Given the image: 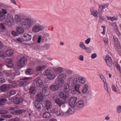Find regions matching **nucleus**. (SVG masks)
Returning <instances> with one entry per match:
<instances>
[{
	"instance_id": "1",
	"label": "nucleus",
	"mask_w": 121,
	"mask_h": 121,
	"mask_svg": "<svg viewBox=\"0 0 121 121\" xmlns=\"http://www.w3.org/2000/svg\"><path fill=\"white\" fill-rule=\"evenodd\" d=\"M37 21L33 18H22L20 20L21 26L26 29H29L33 26L32 31L35 33L38 32L43 30L45 28L43 25L39 24H36Z\"/></svg>"
},
{
	"instance_id": "2",
	"label": "nucleus",
	"mask_w": 121,
	"mask_h": 121,
	"mask_svg": "<svg viewBox=\"0 0 121 121\" xmlns=\"http://www.w3.org/2000/svg\"><path fill=\"white\" fill-rule=\"evenodd\" d=\"M45 75L47 78L49 80L53 79L55 78L56 75L52 70L49 69H47L45 71Z\"/></svg>"
},
{
	"instance_id": "3",
	"label": "nucleus",
	"mask_w": 121,
	"mask_h": 121,
	"mask_svg": "<svg viewBox=\"0 0 121 121\" xmlns=\"http://www.w3.org/2000/svg\"><path fill=\"white\" fill-rule=\"evenodd\" d=\"M31 79V78L30 77H23L22 79L23 81L19 82L18 84V85L19 86H24L28 85Z\"/></svg>"
},
{
	"instance_id": "4",
	"label": "nucleus",
	"mask_w": 121,
	"mask_h": 121,
	"mask_svg": "<svg viewBox=\"0 0 121 121\" xmlns=\"http://www.w3.org/2000/svg\"><path fill=\"white\" fill-rule=\"evenodd\" d=\"M27 63V59L25 57H21L17 63L18 67L20 68L25 66Z\"/></svg>"
},
{
	"instance_id": "5",
	"label": "nucleus",
	"mask_w": 121,
	"mask_h": 121,
	"mask_svg": "<svg viewBox=\"0 0 121 121\" xmlns=\"http://www.w3.org/2000/svg\"><path fill=\"white\" fill-rule=\"evenodd\" d=\"M69 96L68 93L64 91L60 92L59 94L60 97L63 99L65 100L69 97Z\"/></svg>"
},
{
	"instance_id": "6",
	"label": "nucleus",
	"mask_w": 121,
	"mask_h": 121,
	"mask_svg": "<svg viewBox=\"0 0 121 121\" xmlns=\"http://www.w3.org/2000/svg\"><path fill=\"white\" fill-rule=\"evenodd\" d=\"M7 101V100L5 98L0 99V106L2 105V103H5ZM8 112L7 110H0V114H5L7 113Z\"/></svg>"
},
{
	"instance_id": "7",
	"label": "nucleus",
	"mask_w": 121,
	"mask_h": 121,
	"mask_svg": "<svg viewBox=\"0 0 121 121\" xmlns=\"http://www.w3.org/2000/svg\"><path fill=\"white\" fill-rule=\"evenodd\" d=\"M55 103L59 107H60L61 106L64 107L65 106V102L60 98H57L55 100Z\"/></svg>"
},
{
	"instance_id": "8",
	"label": "nucleus",
	"mask_w": 121,
	"mask_h": 121,
	"mask_svg": "<svg viewBox=\"0 0 121 121\" xmlns=\"http://www.w3.org/2000/svg\"><path fill=\"white\" fill-rule=\"evenodd\" d=\"M20 68L18 69L17 67H15L13 69V75L11 76V78L12 79H14L16 76L20 75V72L19 69Z\"/></svg>"
},
{
	"instance_id": "9",
	"label": "nucleus",
	"mask_w": 121,
	"mask_h": 121,
	"mask_svg": "<svg viewBox=\"0 0 121 121\" xmlns=\"http://www.w3.org/2000/svg\"><path fill=\"white\" fill-rule=\"evenodd\" d=\"M77 98L76 97H71L69 100V105L72 108H74L75 107V104L76 102Z\"/></svg>"
},
{
	"instance_id": "10",
	"label": "nucleus",
	"mask_w": 121,
	"mask_h": 121,
	"mask_svg": "<svg viewBox=\"0 0 121 121\" xmlns=\"http://www.w3.org/2000/svg\"><path fill=\"white\" fill-rule=\"evenodd\" d=\"M84 101L82 100H80L78 101L76 103L75 107L78 109H79L83 107L84 105Z\"/></svg>"
},
{
	"instance_id": "11",
	"label": "nucleus",
	"mask_w": 121,
	"mask_h": 121,
	"mask_svg": "<svg viewBox=\"0 0 121 121\" xmlns=\"http://www.w3.org/2000/svg\"><path fill=\"white\" fill-rule=\"evenodd\" d=\"M6 65L7 67L11 68L13 65V64L12 59L10 58H7L5 60Z\"/></svg>"
},
{
	"instance_id": "12",
	"label": "nucleus",
	"mask_w": 121,
	"mask_h": 121,
	"mask_svg": "<svg viewBox=\"0 0 121 121\" xmlns=\"http://www.w3.org/2000/svg\"><path fill=\"white\" fill-rule=\"evenodd\" d=\"M56 85L59 86H61L63 85L65 82L64 80H62L57 78L55 81Z\"/></svg>"
},
{
	"instance_id": "13",
	"label": "nucleus",
	"mask_w": 121,
	"mask_h": 121,
	"mask_svg": "<svg viewBox=\"0 0 121 121\" xmlns=\"http://www.w3.org/2000/svg\"><path fill=\"white\" fill-rule=\"evenodd\" d=\"M52 108V103L49 100L46 101L45 102V109L48 110L51 109Z\"/></svg>"
},
{
	"instance_id": "14",
	"label": "nucleus",
	"mask_w": 121,
	"mask_h": 121,
	"mask_svg": "<svg viewBox=\"0 0 121 121\" xmlns=\"http://www.w3.org/2000/svg\"><path fill=\"white\" fill-rule=\"evenodd\" d=\"M16 93V91L13 90H10L7 93L4 95L6 98H8L11 96L15 94Z\"/></svg>"
},
{
	"instance_id": "15",
	"label": "nucleus",
	"mask_w": 121,
	"mask_h": 121,
	"mask_svg": "<svg viewBox=\"0 0 121 121\" xmlns=\"http://www.w3.org/2000/svg\"><path fill=\"white\" fill-rule=\"evenodd\" d=\"M22 37L24 40L26 41H29L32 38L31 35L27 33L24 34L22 36Z\"/></svg>"
},
{
	"instance_id": "16",
	"label": "nucleus",
	"mask_w": 121,
	"mask_h": 121,
	"mask_svg": "<svg viewBox=\"0 0 121 121\" xmlns=\"http://www.w3.org/2000/svg\"><path fill=\"white\" fill-rule=\"evenodd\" d=\"M9 84H4L1 86L0 87L1 90L3 92H5L10 88Z\"/></svg>"
},
{
	"instance_id": "17",
	"label": "nucleus",
	"mask_w": 121,
	"mask_h": 121,
	"mask_svg": "<svg viewBox=\"0 0 121 121\" xmlns=\"http://www.w3.org/2000/svg\"><path fill=\"white\" fill-rule=\"evenodd\" d=\"M34 83L36 84L37 86L39 87L43 84L42 81L39 78H37L34 81Z\"/></svg>"
},
{
	"instance_id": "18",
	"label": "nucleus",
	"mask_w": 121,
	"mask_h": 121,
	"mask_svg": "<svg viewBox=\"0 0 121 121\" xmlns=\"http://www.w3.org/2000/svg\"><path fill=\"white\" fill-rule=\"evenodd\" d=\"M105 61L108 65L109 66L112 65V60L111 57L109 56H107L105 58Z\"/></svg>"
},
{
	"instance_id": "19",
	"label": "nucleus",
	"mask_w": 121,
	"mask_h": 121,
	"mask_svg": "<svg viewBox=\"0 0 121 121\" xmlns=\"http://www.w3.org/2000/svg\"><path fill=\"white\" fill-rule=\"evenodd\" d=\"M8 82L10 84H9L10 88H14L17 85V82L15 81H13L11 80H9Z\"/></svg>"
},
{
	"instance_id": "20",
	"label": "nucleus",
	"mask_w": 121,
	"mask_h": 121,
	"mask_svg": "<svg viewBox=\"0 0 121 121\" xmlns=\"http://www.w3.org/2000/svg\"><path fill=\"white\" fill-rule=\"evenodd\" d=\"M52 110L56 115L58 116H62L64 114V113L61 110H55L54 108Z\"/></svg>"
},
{
	"instance_id": "21",
	"label": "nucleus",
	"mask_w": 121,
	"mask_h": 121,
	"mask_svg": "<svg viewBox=\"0 0 121 121\" xmlns=\"http://www.w3.org/2000/svg\"><path fill=\"white\" fill-rule=\"evenodd\" d=\"M25 110L24 109H20L15 110L13 112H11L12 114L13 115H17L21 114L23 112H25Z\"/></svg>"
},
{
	"instance_id": "22",
	"label": "nucleus",
	"mask_w": 121,
	"mask_h": 121,
	"mask_svg": "<svg viewBox=\"0 0 121 121\" xmlns=\"http://www.w3.org/2000/svg\"><path fill=\"white\" fill-rule=\"evenodd\" d=\"M12 101L16 104H18L21 103V99L19 98L14 97L12 99Z\"/></svg>"
},
{
	"instance_id": "23",
	"label": "nucleus",
	"mask_w": 121,
	"mask_h": 121,
	"mask_svg": "<svg viewBox=\"0 0 121 121\" xmlns=\"http://www.w3.org/2000/svg\"><path fill=\"white\" fill-rule=\"evenodd\" d=\"M35 106L39 112H40L42 110L43 107L42 104L40 102L36 103L35 104Z\"/></svg>"
},
{
	"instance_id": "24",
	"label": "nucleus",
	"mask_w": 121,
	"mask_h": 121,
	"mask_svg": "<svg viewBox=\"0 0 121 121\" xmlns=\"http://www.w3.org/2000/svg\"><path fill=\"white\" fill-rule=\"evenodd\" d=\"M6 55L8 56H10L13 55V51L11 49H9L6 51Z\"/></svg>"
},
{
	"instance_id": "25",
	"label": "nucleus",
	"mask_w": 121,
	"mask_h": 121,
	"mask_svg": "<svg viewBox=\"0 0 121 121\" xmlns=\"http://www.w3.org/2000/svg\"><path fill=\"white\" fill-rule=\"evenodd\" d=\"M57 77L59 79L64 81L66 78V76L65 74L62 73L58 75Z\"/></svg>"
},
{
	"instance_id": "26",
	"label": "nucleus",
	"mask_w": 121,
	"mask_h": 121,
	"mask_svg": "<svg viewBox=\"0 0 121 121\" xmlns=\"http://www.w3.org/2000/svg\"><path fill=\"white\" fill-rule=\"evenodd\" d=\"M63 70V69L61 67H59L57 68H55L54 69L55 73L56 74H59L61 73Z\"/></svg>"
},
{
	"instance_id": "27",
	"label": "nucleus",
	"mask_w": 121,
	"mask_h": 121,
	"mask_svg": "<svg viewBox=\"0 0 121 121\" xmlns=\"http://www.w3.org/2000/svg\"><path fill=\"white\" fill-rule=\"evenodd\" d=\"M69 90L70 88L69 84L67 83L65 84L64 86V91L68 93Z\"/></svg>"
},
{
	"instance_id": "28",
	"label": "nucleus",
	"mask_w": 121,
	"mask_h": 121,
	"mask_svg": "<svg viewBox=\"0 0 121 121\" xmlns=\"http://www.w3.org/2000/svg\"><path fill=\"white\" fill-rule=\"evenodd\" d=\"M43 98V97L41 93L38 94L37 95V99L39 102L42 101Z\"/></svg>"
},
{
	"instance_id": "29",
	"label": "nucleus",
	"mask_w": 121,
	"mask_h": 121,
	"mask_svg": "<svg viewBox=\"0 0 121 121\" xmlns=\"http://www.w3.org/2000/svg\"><path fill=\"white\" fill-rule=\"evenodd\" d=\"M51 117V114L48 112H45L43 113V117L44 118H48Z\"/></svg>"
},
{
	"instance_id": "30",
	"label": "nucleus",
	"mask_w": 121,
	"mask_h": 121,
	"mask_svg": "<svg viewBox=\"0 0 121 121\" xmlns=\"http://www.w3.org/2000/svg\"><path fill=\"white\" fill-rule=\"evenodd\" d=\"M50 88L52 91H55L58 90L59 87L56 85H53L50 87Z\"/></svg>"
},
{
	"instance_id": "31",
	"label": "nucleus",
	"mask_w": 121,
	"mask_h": 121,
	"mask_svg": "<svg viewBox=\"0 0 121 121\" xmlns=\"http://www.w3.org/2000/svg\"><path fill=\"white\" fill-rule=\"evenodd\" d=\"M33 72V70L32 69H28L26 70L25 72V73L26 74L30 75L32 74Z\"/></svg>"
},
{
	"instance_id": "32",
	"label": "nucleus",
	"mask_w": 121,
	"mask_h": 121,
	"mask_svg": "<svg viewBox=\"0 0 121 121\" xmlns=\"http://www.w3.org/2000/svg\"><path fill=\"white\" fill-rule=\"evenodd\" d=\"M46 68V66L45 65L38 66L37 67L36 69L38 71H40L44 70Z\"/></svg>"
},
{
	"instance_id": "33",
	"label": "nucleus",
	"mask_w": 121,
	"mask_h": 121,
	"mask_svg": "<svg viewBox=\"0 0 121 121\" xmlns=\"http://www.w3.org/2000/svg\"><path fill=\"white\" fill-rule=\"evenodd\" d=\"M6 52L3 50H1L0 51V57L2 58H4L6 56Z\"/></svg>"
},
{
	"instance_id": "34",
	"label": "nucleus",
	"mask_w": 121,
	"mask_h": 121,
	"mask_svg": "<svg viewBox=\"0 0 121 121\" xmlns=\"http://www.w3.org/2000/svg\"><path fill=\"white\" fill-rule=\"evenodd\" d=\"M17 32L19 34L23 33L24 32L23 29L20 27H19L17 29Z\"/></svg>"
},
{
	"instance_id": "35",
	"label": "nucleus",
	"mask_w": 121,
	"mask_h": 121,
	"mask_svg": "<svg viewBox=\"0 0 121 121\" xmlns=\"http://www.w3.org/2000/svg\"><path fill=\"white\" fill-rule=\"evenodd\" d=\"M79 46L82 49L84 50H87L86 47L85 46L84 43L82 42H81L79 43Z\"/></svg>"
},
{
	"instance_id": "36",
	"label": "nucleus",
	"mask_w": 121,
	"mask_h": 121,
	"mask_svg": "<svg viewBox=\"0 0 121 121\" xmlns=\"http://www.w3.org/2000/svg\"><path fill=\"white\" fill-rule=\"evenodd\" d=\"M79 82L82 83H84L86 81V79L82 77H80L78 78Z\"/></svg>"
},
{
	"instance_id": "37",
	"label": "nucleus",
	"mask_w": 121,
	"mask_h": 121,
	"mask_svg": "<svg viewBox=\"0 0 121 121\" xmlns=\"http://www.w3.org/2000/svg\"><path fill=\"white\" fill-rule=\"evenodd\" d=\"M88 86L87 84L85 85L82 90V92L83 93H86L87 91Z\"/></svg>"
},
{
	"instance_id": "38",
	"label": "nucleus",
	"mask_w": 121,
	"mask_h": 121,
	"mask_svg": "<svg viewBox=\"0 0 121 121\" xmlns=\"http://www.w3.org/2000/svg\"><path fill=\"white\" fill-rule=\"evenodd\" d=\"M4 74L7 77H9L12 74V70H11L5 71L4 72Z\"/></svg>"
},
{
	"instance_id": "39",
	"label": "nucleus",
	"mask_w": 121,
	"mask_h": 121,
	"mask_svg": "<svg viewBox=\"0 0 121 121\" xmlns=\"http://www.w3.org/2000/svg\"><path fill=\"white\" fill-rule=\"evenodd\" d=\"M74 112V109L73 108L72 109L69 108L67 111L65 113L68 114H73Z\"/></svg>"
},
{
	"instance_id": "40",
	"label": "nucleus",
	"mask_w": 121,
	"mask_h": 121,
	"mask_svg": "<svg viewBox=\"0 0 121 121\" xmlns=\"http://www.w3.org/2000/svg\"><path fill=\"white\" fill-rule=\"evenodd\" d=\"M74 89L77 91V92L79 94H80L81 92L79 91L80 85L79 84H78L74 86Z\"/></svg>"
},
{
	"instance_id": "41",
	"label": "nucleus",
	"mask_w": 121,
	"mask_h": 121,
	"mask_svg": "<svg viewBox=\"0 0 121 121\" xmlns=\"http://www.w3.org/2000/svg\"><path fill=\"white\" fill-rule=\"evenodd\" d=\"M104 87L105 89L108 92V93L110 94V88L108 87L107 85V83L106 82L104 83Z\"/></svg>"
},
{
	"instance_id": "42",
	"label": "nucleus",
	"mask_w": 121,
	"mask_h": 121,
	"mask_svg": "<svg viewBox=\"0 0 121 121\" xmlns=\"http://www.w3.org/2000/svg\"><path fill=\"white\" fill-rule=\"evenodd\" d=\"M91 14L95 17H98V13L97 11L94 12L93 11V10H91Z\"/></svg>"
},
{
	"instance_id": "43",
	"label": "nucleus",
	"mask_w": 121,
	"mask_h": 121,
	"mask_svg": "<svg viewBox=\"0 0 121 121\" xmlns=\"http://www.w3.org/2000/svg\"><path fill=\"white\" fill-rule=\"evenodd\" d=\"M78 78H75L74 79L73 83H72V85H78Z\"/></svg>"
},
{
	"instance_id": "44",
	"label": "nucleus",
	"mask_w": 121,
	"mask_h": 121,
	"mask_svg": "<svg viewBox=\"0 0 121 121\" xmlns=\"http://www.w3.org/2000/svg\"><path fill=\"white\" fill-rule=\"evenodd\" d=\"M116 68L117 69V70L119 71L120 73H121V68L119 65L117 63L116 64L115 66Z\"/></svg>"
},
{
	"instance_id": "45",
	"label": "nucleus",
	"mask_w": 121,
	"mask_h": 121,
	"mask_svg": "<svg viewBox=\"0 0 121 121\" xmlns=\"http://www.w3.org/2000/svg\"><path fill=\"white\" fill-rule=\"evenodd\" d=\"M6 28L4 26L3 24H0V29L2 31H3V30L5 29Z\"/></svg>"
},
{
	"instance_id": "46",
	"label": "nucleus",
	"mask_w": 121,
	"mask_h": 121,
	"mask_svg": "<svg viewBox=\"0 0 121 121\" xmlns=\"http://www.w3.org/2000/svg\"><path fill=\"white\" fill-rule=\"evenodd\" d=\"M116 47L119 49L121 48L120 44V43L118 42H117L115 43H114Z\"/></svg>"
},
{
	"instance_id": "47",
	"label": "nucleus",
	"mask_w": 121,
	"mask_h": 121,
	"mask_svg": "<svg viewBox=\"0 0 121 121\" xmlns=\"http://www.w3.org/2000/svg\"><path fill=\"white\" fill-rule=\"evenodd\" d=\"M99 76L100 78L101 79V80L104 83L106 82L105 78L101 74H99Z\"/></svg>"
},
{
	"instance_id": "48",
	"label": "nucleus",
	"mask_w": 121,
	"mask_h": 121,
	"mask_svg": "<svg viewBox=\"0 0 121 121\" xmlns=\"http://www.w3.org/2000/svg\"><path fill=\"white\" fill-rule=\"evenodd\" d=\"M35 88L33 87H31L30 89V93L31 94H32L35 93Z\"/></svg>"
},
{
	"instance_id": "49",
	"label": "nucleus",
	"mask_w": 121,
	"mask_h": 121,
	"mask_svg": "<svg viewBox=\"0 0 121 121\" xmlns=\"http://www.w3.org/2000/svg\"><path fill=\"white\" fill-rule=\"evenodd\" d=\"M48 92L47 90H43L42 91V95L44 96H47L48 94H48L47 93Z\"/></svg>"
},
{
	"instance_id": "50",
	"label": "nucleus",
	"mask_w": 121,
	"mask_h": 121,
	"mask_svg": "<svg viewBox=\"0 0 121 121\" xmlns=\"http://www.w3.org/2000/svg\"><path fill=\"white\" fill-rule=\"evenodd\" d=\"M9 23H10L11 24H10L11 26V25L13 24H14V20L12 18H10L9 19V21L8 22Z\"/></svg>"
},
{
	"instance_id": "51",
	"label": "nucleus",
	"mask_w": 121,
	"mask_h": 121,
	"mask_svg": "<svg viewBox=\"0 0 121 121\" xmlns=\"http://www.w3.org/2000/svg\"><path fill=\"white\" fill-rule=\"evenodd\" d=\"M42 64L46 66H48L49 65V63L46 61L44 60H43L42 62Z\"/></svg>"
},
{
	"instance_id": "52",
	"label": "nucleus",
	"mask_w": 121,
	"mask_h": 121,
	"mask_svg": "<svg viewBox=\"0 0 121 121\" xmlns=\"http://www.w3.org/2000/svg\"><path fill=\"white\" fill-rule=\"evenodd\" d=\"M5 18V15L4 14H1L0 16V21H2Z\"/></svg>"
},
{
	"instance_id": "53",
	"label": "nucleus",
	"mask_w": 121,
	"mask_h": 121,
	"mask_svg": "<svg viewBox=\"0 0 121 121\" xmlns=\"http://www.w3.org/2000/svg\"><path fill=\"white\" fill-rule=\"evenodd\" d=\"M117 111L118 113H120L121 111V106H119L117 108Z\"/></svg>"
},
{
	"instance_id": "54",
	"label": "nucleus",
	"mask_w": 121,
	"mask_h": 121,
	"mask_svg": "<svg viewBox=\"0 0 121 121\" xmlns=\"http://www.w3.org/2000/svg\"><path fill=\"white\" fill-rule=\"evenodd\" d=\"M5 80L3 77L0 78V84L4 83L5 82Z\"/></svg>"
},
{
	"instance_id": "55",
	"label": "nucleus",
	"mask_w": 121,
	"mask_h": 121,
	"mask_svg": "<svg viewBox=\"0 0 121 121\" xmlns=\"http://www.w3.org/2000/svg\"><path fill=\"white\" fill-rule=\"evenodd\" d=\"M1 117L4 118H10L11 117V115H4L1 116Z\"/></svg>"
},
{
	"instance_id": "56",
	"label": "nucleus",
	"mask_w": 121,
	"mask_h": 121,
	"mask_svg": "<svg viewBox=\"0 0 121 121\" xmlns=\"http://www.w3.org/2000/svg\"><path fill=\"white\" fill-rule=\"evenodd\" d=\"M112 26L114 30H115L117 29V26L116 23H113L112 24Z\"/></svg>"
},
{
	"instance_id": "57",
	"label": "nucleus",
	"mask_w": 121,
	"mask_h": 121,
	"mask_svg": "<svg viewBox=\"0 0 121 121\" xmlns=\"http://www.w3.org/2000/svg\"><path fill=\"white\" fill-rule=\"evenodd\" d=\"M15 19L16 21L18 22L20 20V17L17 15H16L15 16Z\"/></svg>"
},
{
	"instance_id": "58",
	"label": "nucleus",
	"mask_w": 121,
	"mask_h": 121,
	"mask_svg": "<svg viewBox=\"0 0 121 121\" xmlns=\"http://www.w3.org/2000/svg\"><path fill=\"white\" fill-rule=\"evenodd\" d=\"M20 119L17 117H15L11 119V121H19Z\"/></svg>"
},
{
	"instance_id": "59",
	"label": "nucleus",
	"mask_w": 121,
	"mask_h": 121,
	"mask_svg": "<svg viewBox=\"0 0 121 121\" xmlns=\"http://www.w3.org/2000/svg\"><path fill=\"white\" fill-rule=\"evenodd\" d=\"M114 30L116 34L120 36L121 35V33L118 30V29Z\"/></svg>"
},
{
	"instance_id": "60",
	"label": "nucleus",
	"mask_w": 121,
	"mask_h": 121,
	"mask_svg": "<svg viewBox=\"0 0 121 121\" xmlns=\"http://www.w3.org/2000/svg\"><path fill=\"white\" fill-rule=\"evenodd\" d=\"M78 58L79 60L80 61H83L84 60L83 56L82 55H81L79 56Z\"/></svg>"
},
{
	"instance_id": "61",
	"label": "nucleus",
	"mask_w": 121,
	"mask_h": 121,
	"mask_svg": "<svg viewBox=\"0 0 121 121\" xmlns=\"http://www.w3.org/2000/svg\"><path fill=\"white\" fill-rule=\"evenodd\" d=\"M97 57V54L95 53L92 54L91 56V58L93 59H94Z\"/></svg>"
},
{
	"instance_id": "62",
	"label": "nucleus",
	"mask_w": 121,
	"mask_h": 121,
	"mask_svg": "<svg viewBox=\"0 0 121 121\" xmlns=\"http://www.w3.org/2000/svg\"><path fill=\"white\" fill-rule=\"evenodd\" d=\"M2 11H1L2 14H4L5 15V14L7 13L5 9H2Z\"/></svg>"
},
{
	"instance_id": "63",
	"label": "nucleus",
	"mask_w": 121,
	"mask_h": 121,
	"mask_svg": "<svg viewBox=\"0 0 121 121\" xmlns=\"http://www.w3.org/2000/svg\"><path fill=\"white\" fill-rule=\"evenodd\" d=\"M112 90L115 92H116L117 91V89L114 85H113L112 86Z\"/></svg>"
},
{
	"instance_id": "64",
	"label": "nucleus",
	"mask_w": 121,
	"mask_h": 121,
	"mask_svg": "<svg viewBox=\"0 0 121 121\" xmlns=\"http://www.w3.org/2000/svg\"><path fill=\"white\" fill-rule=\"evenodd\" d=\"M91 39L90 38H89L86 40L85 41V43H86L88 44L89 43Z\"/></svg>"
}]
</instances>
